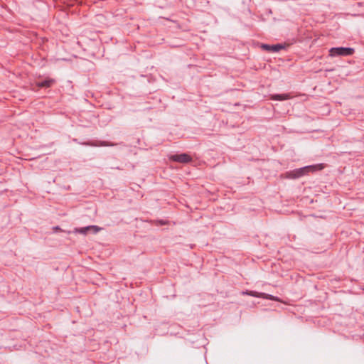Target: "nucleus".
I'll return each instance as SVG.
<instances>
[{
    "instance_id": "nucleus-1",
    "label": "nucleus",
    "mask_w": 364,
    "mask_h": 364,
    "mask_svg": "<svg viewBox=\"0 0 364 364\" xmlns=\"http://www.w3.org/2000/svg\"><path fill=\"white\" fill-rule=\"evenodd\" d=\"M324 168L323 164H320L315 166H307L303 168L294 169L293 171H288L285 173L286 177L288 178L295 179L300 178L304 175H306L309 172H314L316 170H321Z\"/></svg>"
},
{
    "instance_id": "nucleus-2",
    "label": "nucleus",
    "mask_w": 364,
    "mask_h": 364,
    "mask_svg": "<svg viewBox=\"0 0 364 364\" xmlns=\"http://www.w3.org/2000/svg\"><path fill=\"white\" fill-rule=\"evenodd\" d=\"M354 49L352 48L338 47L332 48L329 50V55L334 56H350L354 53Z\"/></svg>"
},
{
    "instance_id": "nucleus-3",
    "label": "nucleus",
    "mask_w": 364,
    "mask_h": 364,
    "mask_svg": "<svg viewBox=\"0 0 364 364\" xmlns=\"http://www.w3.org/2000/svg\"><path fill=\"white\" fill-rule=\"evenodd\" d=\"M170 159L173 161L182 164H187L192 161V158L187 154H174L170 156Z\"/></svg>"
},
{
    "instance_id": "nucleus-4",
    "label": "nucleus",
    "mask_w": 364,
    "mask_h": 364,
    "mask_svg": "<svg viewBox=\"0 0 364 364\" xmlns=\"http://www.w3.org/2000/svg\"><path fill=\"white\" fill-rule=\"evenodd\" d=\"M79 144L90 146H113L115 145V144L107 141H90L85 142H79Z\"/></svg>"
},
{
    "instance_id": "nucleus-5",
    "label": "nucleus",
    "mask_w": 364,
    "mask_h": 364,
    "mask_svg": "<svg viewBox=\"0 0 364 364\" xmlns=\"http://www.w3.org/2000/svg\"><path fill=\"white\" fill-rule=\"evenodd\" d=\"M56 80L53 78L46 77L42 81H38L36 82V86L38 88H49L54 85Z\"/></svg>"
},
{
    "instance_id": "nucleus-6",
    "label": "nucleus",
    "mask_w": 364,
    "mask_h": 364,
    "mask_svg": "<svg viewBox=\"0 0 364 364\" xmlns=\"http://www.w3.org/2000/svg\"><path fill=\"white\" fill-rule=\"evenodd\" d=\"M243 294L254 296V297H260L264 299H268L272 301H279V299L274 296L267 294L265 293H258L254 291H247L246 292H243Z\"/></svg>"
},
{
    "instance_id": "nucleus-7",
    "label": "nucleus",
    "mask_w": 364,
    "mask_h": 364,
    "mask_svg": "<svg viewBox=\"0 0 364 364\" xmlns=\"http://www.w3.org/2000/svg\"><path fill=\"white\" fill-rule=\"evenodd\" d=\"M262 48L266 51L270 53H277L281 50L284 48V46L282 44H275V45H269V44H262Z\"/></svg>"
},
{
    "instance_id": "nucleus-8",
    "label": "nucleus",
    "mask_w": 364,
    "mask_h": 364,
    "mask_svg": "<svg viewBox=\"0 0 364 364\" xmlns=\"http://www.w3.org/2000/svg\"><path fill=\"white\" fill-rule=\"evenodd\" d=\"M101 228L97 225H90L79 229H76V232L82 234H87L89 230H92L94 233L98 232Z\"/></svg>"
},
{
    "instance_id": "nucleus-9",
    "label": "nucleus",
    "mask_w": 364,
    "mask_h": 364,
    "mask_svg": "<svg viewBox=\"0 0 364 364\" xmlns=\"http://www.w3.org/2000/svg\"><path fill=\"white\" fill-rule=\"evenodd\" d=\"M291 97L289 94H277L271 96V100H286L290 99Z\"/></svg>"
},
{
    "instance_id": "nucleus-10",
    "label": "nucleus",
    "mask_w": 364,
    "mask_h": 364,
    "mask_svg": "<svg viewBox=\"0 0 364 364\" xmlns=\"http://www.w3.org/2000/svg\"><path fill=\"white\" fill-rule=\"evenodd\" d=\"M54 230H60V231L62 230L60 229V227H58V226L55 227V228H54Z\"/></svg>"
},
{
    "instance_id": "nucleus-11",
    "label": "nucleus",
    "mask_w": 364,
    "mask_h": 364,
    "mask_svg": "<svg viewBox=\"0 0 364 364\" xmlns=\"http://www.w3.org/2000/svg\"><path fill=\"white\" fill-rule=\"evenodd\" d=\"M160 224H161V225H166V222L163 221V220H161V221H160Z\"/></svg>"
}]
</instances>
